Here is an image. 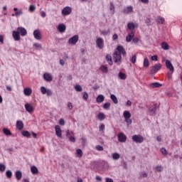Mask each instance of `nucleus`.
Wrapping results in <instances>:
<instances>
[{
  "instance_id": "nucleus-33",
  "label": "nucleus",
  "mask_w": 182,
  "mask_h": 182,
  "mask_svg": "<svg viewBox=\"0 0 182 182\" xmlns=\"http://www.w3.org/2000/svg\"><path fill=\"white\" fill-rule=\"evenodd\" d=\"M112 157L113 160H119V159H120V154H119L117 152H115L112 154Z\"/></svg>"
},
{
  "instance_id": "nucleus-27",
  "label": "nucleus",
  "mask_w": 182,
  "mask_h": 182,
  "mask_svg": "<svg viewBox=\"0 0 182 182\" xmlns=\"http://www.w3.org/2000/svg\"><path fill=\"white\" fill-rule=\"evenodd\" d=\"M161 46L164 50H168V49H170V46H168V44L166 42L161 43Z\"/></svg>"
},
{
  "instance_id": "nucleus-38",
  "label": "nucleus",
  "mask_w": 182,
  "mask_h": 182,
  "mask_svg": "<svg viewBox=\"0 0 182 182\" xmlns=\"http://www.w3.org/2000/svg\"><path fill=\"white\" fill-rule=\"evenodd\" d=\"M149 65H150V64H149V58H145L144 59V64H143L144 68H149Z\"/></svg>"
},
{
  "instance_id": "nucleus-47",
  "label": "nucleus",
  "mask_w": 182,
  "mask_h": 182,
  "mask_svg": "<svg viewBox=\"0 0 182 182\" xmlns=\"http://www.w3.org/2000/svg\"><path fill=\"white\" fill-rule=\"evenodd\" d=\"M103 109H105L106 110H109L110 109V103L106 102L103 105Z\"/></svg>"
},
{
  "instance_id": "nucleus-32",
  "label": "nucleus",
  "mask_w": 182,
  "mask_h": 182,
  "mask_svg": "<svg viewBox=\"0 0 182 182\" xmlns=\"http://www.w3.org/2000/svg\"><path fill=\"white\" fill-rule=\"evenodd\" d=\"M100 70L102 71V73H107L109 70L106 65H101Z\"/></svg>"
},
{
  "instance_id": "nucleus-59",
  "label": "nucleus",
  "mask_w": 182,
  "mask_h": 182,
  "mask_svg": "<svg viewBox=\"0 0 182 182\" xmlns=\"http://www.w3.org/2000/svg\"><path fill=\"white\" fill-rule=\"evenodd\" d=\"M117 39H119V36H117V34H114L112 36V40L113 41H117Z\"/></svg>"
},
{
  "instance_id": "nucleus-48",
  "label": "nucleus",
  "mask_w": 182,
  "mask_h": 182,
  "mask_svg": "<svg viewBox=\"0 0 182 182\" xmlns=\"http://www.w3.org/2000/svg\"><path fill=\"white\" fill-rule=\"evenodd\" d=\"M36 9V6H33V5H31L29 6L28 11L30 12H35V10Z\"/></svg>"
},
{
  "instance_id": "nucleus-23",
  "label": "nucleus",
  "mask_w": 182,
  "mask_h": 182,
  "mask_svg": "<svg viewBox=\"0 0 182 182\" xmlns=\"http://www.w3.org/2000/svg\"><path fill=\"white\" fill-rule=\"evenodd\" d=\"M16 128L18 130H22V129H23V122L18 120L16 122Z\"/></svg>"
},
{
  "instance_id": "nucleus-1",
  "label": "nucleus",
  "mask_w": 182,
  "mask_h": 182,
  "mask_svg": "<svg viewBox=\"0 0 182 182\" xmlns=\"http://www.w3.org/2000/svg\"><path fill=\"white\" fill-rule=\"evenodd\" d=\"M122 54L126 55V50H124L122 46H117L113 55L114 62H115V63H118V62L122 60Z\"/></svg>"
},
{
  "instance_id": "nucleus-19",
  "label": "nucleus",
  "mask_w": 182,
  "mask_h": 182,
  "mask_svg": "<svg viewBox=\"0 0 182 182\" xmlns=\"http://www.w3.org/2000/svg\"><path fill=\"white\" fill-rule=\"evenodd\" d=\"M55 134L58 137H62V129L59 125L55 127Z\"/></svg>"
},
{
  "instance_id": "nucleus-40",
  "label": "nucleus",
  "mask_w": 182,
  "mask_h": 182,
  "mask_svg": "<svg viewBox=\"0 0 182 182\" xmlns=\"http://www.w3.org/2000/svg\"><path fill=\"white\" fill-rule=\"evenodd\" d=\"M109 33H110V30H103L100 31V35H102L103 36H107Z\"/></svg>"
},
{
  "instance_id": "nucleus-30",
  "label": "nucleus",
  "mask_w": 182,
  "mask_h": 182,
  "mask_svg": "<svg viewBox=\"0 0 182 182\" xmlns=\"http://www.w3.org/2000/svg\"><path fill=\"white\" fill-rule=\"evenodd\" d=\"M31 171L32 174H38L39 173L38 168L35 166H33L31 167Z\"/></svg>"
},
{
  "instance_id": "nucleus-28",
  "label": "nucleus",
  "mask_w": 182,
  "mask_h": 182,
  "mask_svg": "<svg viewBox=\"0 0 182 182\" xmlns=\"http://www.w3.org/2000/svg\"><path fill=\"white\" fill-rule=\"evenodd\" d=\"M3 133L5 134V136H12V132H11V130H9L8 128H4Z\"/></svg>"
},
{
  "instance_id": "nucleus-54",
  "label": "nucleus",
  "mask_w": 182,
  "mask_h": 182,
  "mask_svg": "<svg viewBox=\"0 0 182 182\" xmlns=\"http://www.w3.org/2000/svg\"><path fill=\"white\" fill-rule=\"evenodd\" d=\"M96 150H97L98 151H103L104 149L103 146H100V145H97L95 147Z\"/></svg>"
},
{
  "instance_id": "nucleus-15",
  "label": "nucleus",
  "mask_w": 182,
  "mask_h": 182,
  "mask_svg": "<svg viewBox=\"0 0 182 182\" xmlns=\"http://www.w3.org/2000/svg\"><path fill=\"white\" fill-rule=\"evenodd\" d=\"M57 29H58V32H60V33H63L66 31V25H65L63 23H60L57 26Z\"/></svg>"
},
{
  "instance_id": "nucleus-63",
  "label": "nucleus",
  "mask_w": 182,
  "mask_h": 182,
  "mask_svg": "<svg viewBox=\"0 0 182 182\" xmlns=\"http://www.w3.org/2000/svg\"><path fill=\"white\" fill-rule=\"evenodd\" d=\"M105 181L106 182H113V179H112L110 178H105Z\"/></svg>"
},
{
  "instance_id": "nucleus-31",
  "label": "nucleus",
  "mask_w": 182,
  "mask_h": 182,
  "mask_svg": "<svg viewBox=\"0 0 182 182\" xmlns=\"http://www.w3.org/2000/svg\"><path fill=\"white\" fill-rule=\"evenodd\" d=\"M157 109V107L156 105H154V107L151 109H149V113L151 116L156 114V109Z\"/></svg>"
},
{
  "instance_id": "nucleus-2",
  "label": "nucleus",
  "mask_w": 182,
  "mask_h": 182,
  "mask_svg": "<svg viewBox=\"0 0 182 182\" xmlns=\"http://www.w3.org/2000/svg\"><path fill=\"white\" fill-rule=\"evenodd\" d=\"M123 116H124V122H127V124L128 126L132 124V121L130 119V117H132V114L130 113V112H129L127 110L124 111Z\"/></svg>"
},
{
  "instance_id": "nucleus-35",
  "label": "nucleus",
  "mask_w": 182,
  "mask_h": 182,
  "mask_svg": "<svg viewBox=\"0 0 182 182\" xmlns=\"http://www.w3.org/2000/svg\"><path fill=\"white\" fill-rule=\"evenodd\" d=\"M106 60L108 62L109 65H113V61L112 60V55L107 54L106 55Z\"/></svg>"
},
{
  "instance_id": "nucleus-34",
  "label": "nucleus",
  "mask_w": 182,
  "mask_h": 182,
  "mask_svg": "<svg viewBox=\"0 0 182 182\" xmlns=\"http://www.w3.org/2000/svg\"><path fill=\"white\" fill-rule=\"evenodd\" d=\"M74 89L76 92H82L83 89L82 88V85L77 84L74 86Z\"/></svg>"
},
{
  "instance_id": "nucleus-22",
  "label": "nucleus",
  "mask_w": 182,
  "mask_h": 182,
  "mask_svg": "<svg viewBox=\"0 0 182 182\" xmlns=\"http://www.w3.org/2000/svg\"><path fill=\"white\" fill-rule=\"evenodd\" d=\"M97 103H102V102H105V95H99L96 98Z\"/></svg>"
},
{
  "instance_id": "nucleus-37",
  "label": "nucleus",
  "mask_w": 182,
  "mask_h": 182,
  "mask_svg": "<svg viewBox=\"0 0 182 182\" xmlns=\"http://www.w3.org/2000/svg\"><path fill=\"white\" fill-rule=\"evenodd\" d=\"M164 168L162 166H156L155 167V171H156V173H161V171H163Z\"/></svg>"
},
{
  "instance_id": "nucleus-8",
  "label": "nucleus",
  "mask_w": 182,
  "mask_h": 182,
  "mask_svg": "<svg viewBox=\"0 0 182 182\" xmlns=\"http://www.w3.org/2000/svg\"><path fill=\"white\" fill-rule=\"evenodd\" d=\"M134 12V9L132 6H128L123 9V14L125 15H130Z\"/></svg>"
},
{
  "instance_id": "nucleus-42",
  "label": "nucleus",
  "mask_w": 182,
  "mask_h": 182,
  "mask_svg": "<svg viewBox=\"0 0 182 182\" xmlns=\"http://www.w3.org/2000/svg\"><path fill=\"white\" fill-rule=\"evenodd\" d=\"M22 136H23L24 137H31V133H29V132L28 131H23Z\"/></svg>"
},
{
  "instance_id": "nucleus-10",
  "label": "nucleus",
  "mask_w": 182,
  "mask_h": 182,
  "mask_svg": "<svg viewBox=\"0 0 182 182\" xmlns=\"http://www.w3.org/2000/svg\"><path fill=\"white\" fill-rule=\"evenodd\" d=\"M33 36L37 41H41L42 39V33L40 29L35 30L33 31Z\"/></svg>"
},
{
  "instance_id": "nucleus-17",
  "label": "nucleus",
  "mask_w": 182,
  "mask_h": 182,
  "mask_svg": "<svg viewBox=\"0 0 182 182\" xmlns=\"http://www.w3.org/2000/svg\"><path fill=\"white\" fill-rule=\"evenodd\" d=\"M139 24L138 23H134L133 22H129L127 23V28L129 29V31H134L136 28H138Z\"/></svg>"
},
{
  "instance_id": "nucleus-4",
  "label": "nucleus",
  "mask_w": 182,
  "mask_h": 182,
  "mask_svg": "<svg viewBox=\"0 0 182 182\" xmlns=\"http://www.w3.org/2000/svg\"><path fill=\"white\" fill-rule=\"evenodd\" d=\"M160 69H161V64L160 63H156L155 64L151 69L150 70V73L152 76H154V75H156L157 72H159V70H160Z\"/></svg>"
},
{
  "instance_id": "nucleus-56",
  "label": "nucleus",
  "mask_w": 182,
  "mask_h": 182,
  "mask_svg": "<svg viewBox=\"0 0 182 182\" xmlns=\"http://www.w3.org/2000/svg\"><path fill=\"white\" fill-rule=\"evenodd\" d=\"M59 124H60V126H65V119H60L59 120Z\"/></svg>"
},
{
  "instance_id": "nucleus-46",
  "label": "nucleus",
  "mask_w": 182,
  "mask_h": 182,
  "mask_svg": "<svg viewBox=\"0 0 182 182\" xmlns=\"http://www.w3.org/2000/svg\"><path fill=\"white\" fill-rule=\"evenodd\" d=\"M82 99L84 100H87V99H89V95L87 94V92H82Z\"/></svg>"
},
{
  "instance_id": "nucleus-20",
  "label": "nucleus",
  "mask_w": 182,
  "mask_h": 182,
  "mask_svg": "<svg viewBox=\"0 0 182 182\" xmlns=\"http://www.w3.org/2000/svg\"><path fill=\"white\" fill-rule=\"evenodd\" d=\"M23 93L25 96H31L32 95V88L26 87L23 89Z\"/></svg>"
},
{
  "instance_id": "nucleus-26",
  "label": "nucleus",
  "mask_w": 182,
  "mask_h": 182,
  "mask_svg": "<svg viewBox=\"0 0 182 182\" xmlns=\"http://www.w3.org/2000/svg\"><path fill=\"white\" fill-rule=\"evenodd\" d=\"M110 99L111 100H112L113 103H114V105H117V103H119V100H117V97H116V95H114V94H112L110 95Z\"/></svg>"
},
{
  "instance_id": "nucleus-61",
  "label": "nucleus",
  "mask_w": 182,
  "mask_h": 182,
  "mask_svg": "<svg viewBox=\"0 0 182 182\" xmlns=\"http://www.w3.org/2000/svg\"><path fill=\"white\" fill-rule=\"evenodd\" d=\"M0 43H4V36L0 34Z\"/></svg>"
},
{
  "instance_id": "nucleus-44",
  "label": "nucleus",
  "mask_w": 182,
  "mask_h": 182,
  "mask_svg": "<svg viewBox=\"0 0 182 182\" xmlns=\"http://www.w3.org/2000/svg\"><path fill=\"white\" fill-rule=\"evenodd\" d=\"M6 176L8 177V178H12V171L11 170H8L6 171Z\"/></svg>"
},
{
  "instance_id": "nucleus-7",
  "label": "nucleus",
  "mask_w": 182,
  "mask_h": 182,
  "mask_svg": "<svg viewBox=\"0 0 182 182\" xmlns=\"http://www.w3.org/2000/svg\"><path fill=\"white\" fill-rule=\"evenodd\" d=\"M61 14L63 16H68V15H70V14H72V7L70 6L64 7L61 11Z\"/></svg>"
},
{
  "instance_id": "nucleus-12",
  "label": "nucleus",
  "mask_w": 182,
  "mask_h": 182,
  "mask_svg": "<svg viewBox=\"0 0 182 182\" xmlns=\"http://www.w3.org/2000/svg\"><path fill=\"white\" fill-rule=\"evenodd\" d=\"M127 139V137L126 136L124 133H123V132L119 133L118 140H119V141H120V143H126Z\"/></svg>"
},
{
  "instance_id": "nucleus-57",
  "label": "nucleus",
  "mask_w": 182,
  "mask_h": 182,
  "mask_svg": "<svg viewBox=\"0 0 182 182\" xmlns=\"http://www.w3.org/2000/svg\"><path fill=\"white\" fill-rule=\"evenodd\" d=\"M69 140L70 141H72V143H75L76 141V139H75V137H73V136H69Z\"/></svg>"
},
{
  "instance_id": "nucleus-60",
  "label": "nucleus",
  "mask_w": 182,
  "mask_h": 182,
  "mask_svg": "<svg viewBox=\"0 0 182 182\" xmlns=\"http://www.w3.org/2000/svg\"><path fill=\"white\" fill-rule=\"evenodd\" d=\"M105 129V125L103 124H101L100 126V132H103Z\"/></svg>"
},
{
  "instance_id": "nucleus-43",
  "label": "nucleus",
  "mask_w": 182,
  "mask_h": 182,
  "mask_svg": "<svg viewBox=\"0 0 182 182\" xmlns=\"http://www.w3.org/2000/svg\"><path fill=\"white\" fill-rule=\"evenodd\" d=\"M5 170H6V166H5V164H0V171L1 173H4V171H5Z\"/></svg>"
},
{
  "instance_id": "nucleus-29",
  "label": "nucleus",
  "mask_w": 182,
  "mask_h": 182,
  "mask_svg": "<svg viewBox=\"0 0 182 182\" xmlns=\"http://www.w3.org/2000/svg\"><path fill=\"white\" fill-rule=\"evenodd\" d=\"M149 87H151V89H155V87H161V84L159 82H153L149 85Z\"/></svg>"
},
{
  "instance_id": "nucleus-58",
  "label": "nucleus",
  "mask_w": 182,
  "mask_h": 182,
  "mask_svg": "<svg viewBox=\"0 0 182 182\" xmlns=\"http://www.w3.org/2000/svg\"><path fill=\"white\" fill-rule=\"evenodd\" d=\"M132 42L134 43H137L139 42V38H137V37L133 38H132Z\"/></svg>"
},
{
  "instance_id": "nucleus-3",
  "label": "nucleus",
  "mask_w": 182,
  "mask_h": 182,
  "mask_svg": "<svg viewBox=\"0 0 182 182\" xmlns=\"http://www.w3.org/2000/svg\"><path fill=\"white\" fill-rule=\"evenodd\" d=\"M132 141L140 144L144 141V138L140 134H135L132 136Z\"/></svg>"
},
{
  "instance_id": "nucleus-55",
  "label": "nucleus",
  "mask_w": 182,
  "mask_h": 182,
  "mask_svg": "<svg viewBox=\"0 0 182 182\" xmlns=\"http://www.w3.org/2000/svg\"><path fill=\"white\" fill-rule=\"evenodd\" d=\"M67 107H68L69 110H72V109H73V105L72 102H68Z\"/></svg>"
},
{
  "instance_id": "nucleus-25",
  "label": "nucleus",
  "mask_w": 182,
  "mask_h": 182,
  "mask_svg": "<svg viewBox=\"0 0 182 182\" xmlns=\"http://www.w3.org/2000/svg\"><path fill=\"white\" fill-rule=\"evenodd\" d=\"M97 117L98 120H100L102 122V120H105V119H106V115H105V113L103 112H99L97 115Z\"/></svg>"
},
{
  "instance_id": "nucleus-41",
  "label": "nucleus",
  "mask_w": 182,
  "mask_h": 182,
  "mask_svg": "<svg viewBox=\"0 0 182 182\" xmlns=\"http://www.w3.org/2000/svg\"><path fill=\"white\" fill-rule=\"evenodd\" d=\"M76 154L77 157H82V156H83V151H82V149H80L76 150Z\"/></svg>"
},
{
  "instance_id": "nucleus-64",
  "label": "nucleus",
  "mask_w": 182,
  "mask_h": 182,
  "mask_svg": "<svg viewBox=\"0 0 182 182\" xmlns=\"http://www.w3.org/2000/svg\"><path fill=\"white\" fill-rule=\"evenodd\" d=\"M127 106H129V107L132 106V101L127 100Z\"/></svg>"
},
{
  "instance_id": "nucleus-5",
  "label": "nucleus",
  "mask_w": 182,
  "mask_h": 182,
  "mask_svg": "<svg viewBox=\"0 0 182 182\" xmlns=\"http://www.w3.org/2000/svg\"><path fill=\"white\" fill-rule=\"evenodd\" d=\"M95 42L99 49H103L105 48V41L103 40V38L97 37Z\"/></svg>"
},
{
  "instance_id": "nucleus-50",
  "label": "nucleus",
  "mask_w": 182,
  "mask_h": 182,
  "mask_svg": "<svg viewBox=\"0 0 182 182\" xmlns=\"http://www.w3.org/2000/svg\"><path fill=\"white\" fill-rule=\"evenodd\" d=\"M33 46H35V48H36V49H42V45H41V43H35L33 44Z\"/></svg>"
},
{
  "instance_id": "nucleus-51",
  "label": "nucleus",
  "mask_w": 182,
  "mask_h": 182,
  "mask_svg": "<svg viewBox=\"0 0 182 182\" xmlns=\"http://www.w3.org/2000/svg\"><path fill=\"white\" fill-rule=\"evenodd\" d=\"M109 10L112 12V14H114V5H113V3L110 4Z\"/></svg>"
},
{
  "instance_id": "nucleus-49",
  "label": "nucleus",
  "mask_w": 182,
  "mask_h": 182,
  "mask_svg": "<svg viewBox=\"0 0 182 182\" xmlns=\"http://www.w3.org/2000/svg\"><path fill=\"white\" fill-rule=\"evenodd\" d=\"M22 14H23V11H22V9H20L18 11L15 12V16H21V15H22Z\"/></svg>"
},
{
  "instance_id": "nucleus-21",
  "label": "nucleus",
  "mask_w": 182,
  "mask_h": 182,
  "mask_svg": "<svg viewBox=\"0 0 182 182\" xmlns=\"http://www.w3.org/2000/svg\"><path fill=\"white\" fill-rule=\"evenodd\" d=\"M133 38H134V32L132 31L130 33H129L126 37V41L127 42H132V40H133Z\"/></svg>"
},
{
  "instance_id": "nucleus-16",
  "label": "nucleus",
  "mask_w": 182,
  "mask_h": 182,
  "mask_svg": "<svg viewBox=\"0 0 182 182\" xmlns=\"http://www.w3.org/2000/svg\"><path fill=\"white\" fill-rule=\"evenodd\" d=\"M13 39L16 41H21V35L18 32V30L13 31L12 32Z\"/></svg>"
},
{
  "instance_id": "nucleus-18",
  "label": "nucleus",
  "mask_w": 182,
  "mask_h": 182,
  "mask_svg": "<svg viewBox=\"0 0 182 182\" xmlns=\"http://www.w3.org/2000/svg\"><path fill=\"white\" fill-rule=\"evenodd\" d=\"M166 66L167 69H168L170 70V72H172V73L174 72V67L173 66L171 61L166 60Z\"/></svg>"
},
{
  "instance_id": "nucleus-6",
  "label": "nucleus",
  "mask_w": 182,
  "mask_h": 182,
  "mask_svg": "<svg viewBox=\"0 0 182 182\" xmlns=\"http://www.w3.org/2000/svg\"><path fill=\"white\" fill-rule=\"evenodd\" d=\"M78 41H79V36L75 35L73 37L69 38L68 43V45H72V46L76 45V43H77Z\"/></svg>"
},
{
  "instance_id": "nucleus-45",
  "label": "nucleus",
  "mask_w": 182,
  "mask_h": 182,
  "mask_svg": "<svg viewBox=\"0 0 182 182\" xmlns=\"http://www.w3.org/2000/svg\"><path fill=\"white\" fill-rule=\"evenodd\" d=\"M129 60L130 62H132V63H136V61L137 60V57L136 56V55H132Z\"/></svg>"
},
{
  "instance_id": "nucleus-13",
  "label": "nucleus",
  "mask_w": 182,
  "mask_h": 182,
  "mask_svg": "<svg viewBox=\"0 0 182 182\" xmlns=\"http://www.w3.org/2000/svg\"><path fill=\"white\" fill-rule=\"evenodd\" d=\"M24 107L26 109V110L28 112V113H33V105H31V103H26L24 105Z\"/></svg>"
},
{
  "instance_id": "nucleus-14",
  "label": "nucleus",
  "mask_w": 182,
  "mask_h": 182,
  "mask_svg": "<svg viewBox=\"0 0 182 182\" xmlns=\"http://www.w3.org/2000/svg\"><path fill=\"white\" fill-rule=\"evenodd\" d=\"M43 79L46 82H52V80H53V77H52L50 73H46L43 74Z\"/></svg>"
},
{
  "instance_id": "nucleus-39",
  "label": "nucleus",
  "mask_w": 182,
  "mask_h": 182,
  "mask_svg": "<svg viewBox=\"0 0 182 182\" xmlns=\"http://www.w3.org/2000/svg\"><path fill=\"white\" fill-rule=\"evenodd\" d=\"M156 21H157L158 23H160L161 25H163V23H164V22H165L164 18H163L161 16L158 17Z\"/></svg>"
},
{
  "instance_id": "nucleus-62",
  "label": "nucleus",
  "mask_w": 182,
  "mask_h": 182,
  "mask_svg": "<svg viewBox=\"0 0 182 182\" xmlns=\"http://www.w3.org/2000/svg\"><path fill=\"white\" fill-rule=\"evenodd\" d=\"M95 180H97V181H102V177L97 176L95 177Z\"/></svg>"
},
{
  "instance_id": "nucleus-24",
  "label": "nucleus",
  "mask_w": 182,
  "mask_h": 182,
  "mask_svg": "<svg viewBox=\"0 0 182 182\" xmlns=\"http://www.w3.org/2000/svg\"><path fill=\"white\" fill-rule=\"evenodd\" d=\"M16 178L18 181H21L22 178V171H16L15 173Z\"/></svg>"
},
{
  "instance_id": "nucleus-9",
  "label": "nucleus",
  "mask_w": 182,
  "mask_h": 182,
  "mask_svg": "<svg viewBox=\"0 0 182 182\" xmlns=\"http://www.w3.org/2000/svg\"><path fill=\"white\" fill-rule=\"evenodd\" d=\"M40 90L42 95H47V96H52V90L46 89L45 87H41Z\"/></svg>"
},
{
  "instance_id": "nucleus-52",
  "label": "nucleus",
  "mask_w": 182,
  "mask_h": 182,
  "mask_svg": "<svg viewBox=\"0 0 182 182\" xmlns=\"http://www.w3.org/2000/svg\"><path fill=\"white\" fill-rule=\"evenodd\" d=\"M160 151L164 154V156L167 155V150L166 148H161Z\"/></svg>"
},
{
  "instance_id": "nucleus-11",
  "label": "nucleus",
  "mask_w": 182,
  "mask_h": 182,
  "mask_svg": "<svg viewBox=\"0 0 182 182\" xmlns=\"http://www.w3.org/2000/svg\"><path fill=\"white\" fill-rule=\"evenodd\" d=\"M17 31L21 36H26L28 35V31H26V28L23 27H18Z\"/></svg>"
},
{
  "instance_id": "nucleus-36",
  "label": "nucleus",
  "mask_w": 182,
  "mask_h": 182,
  "mask_svg": "<svg viewBox=\"0 0 182 182\" xmlns=\"http://www.w3.org/2000/svg\"><path fill=\"white\" fill-rule=\"evenodd\" d=\"M118 77L121 79V80H126V74L119 72L118 75Z\"/></svg>"
},
{
  "instance_id": "nucleus-53",
  "label": "nucleus",
  "mask_w": 182,
  "mask_h": 182,
  "mask_svg": "<svg viewBox=\"0 0 182 182\" xmlns=\"http://www.w3.org/2000/svg\"><path fill=\"white\" fill-rule=\"evenodd\" d=\"M151 60L157 62V60H159V57L156 55H154L151 57Z\"/></svg>"
}]
</instances>
